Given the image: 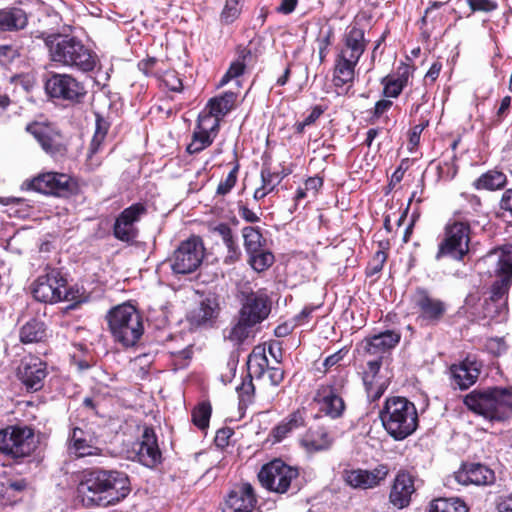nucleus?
Segmentation results:
<instances>
[{"label":"nucleus","mask_w":512,"mask_h":512,"mask_svg":"<svg viewBox=\"0 0 512 512\" xmlns=\"http://www.w3.org/2000/svg\"><path fill=\"white\" fill-rule=\"evenodd\" d=\"M47 375V364L38 357H25L18 367V377L29 391L40 390Z\"/></svg>","instance_id":"obj_17"},{"label":"nucleus","mask_w":512,"mask_h":512,"mask_svg":"<svg viewBox=\"0 0 512 512\" xmlns=\"http://www.w3.org/2000/svg\"><path fill=\"white\" fill-rule=\"evenodd\" d=\"M248 376L261 378L268 368V358L265 354V349L261 346H256L247 360Z\"/></svg>","instance_id":"obj_32"},{"label":"nucleus","mask_w":512,"mask_h":512,"mask_svg":"<svg viewBox=\"0 0 512 512\" xmlns=\"http://www.w3.org/2000/svg\"><path fill=\"white\" fill-rule=\"evenodd\" d=\"M470 225L467 222L452 221L444 229L443 239L438 244L435 260L450 258L455 261H464L470 248Z\"/></svg>","instance_id":"obj_6"},{"label":"nucleus","mask_w":512,"mask_h":512,"mask_svg":"<svg viewBox=\"0 0 512 512\" xmlns=\"http://www.w3.org/2000/svg\"><path fill=\"white\" fill-rule=\"evenodd\" d=\"M262 186L265 187L269 192H272L274 188L281 182L277 174H273L269 169L263 168L261 170Z\"/></svg>","instance_id":"obj_56"},{"label":"nucleus","mask_w":512,"mask_h":512,"mask_svg":"<svg viewBox=\"0 0 512 512\" xmlns=\"http://www.w3.org/2000/svg\"><path fill=\"white\" fill-rule=\"evenodd\" d=\"M96 127L93 136L106 139V135L109 129V123L99 114L96 113Z\"/></svg>","instance_id":"obj_61"},{"label":"nucleus","mask_w":512,"mask_h":512,"mask_svg":"<svg viewBox=\"0 0 512 512\" xmlns=\"http://www.w3.org/2000/svg\"><path fill=\"white\" fill-rule=\"evenodd\" d=\"M45 90L52 98L79 103L86 95L82 82L69 74H52L45 83Z\"/></svg>","instance_id":"obj_11"},{"label":"nucleus","mask_w":512,"mask_h":512,"mask_svg":"<svg viewBox=\"0 0 512 512\" xmlns=\"http://www.w3.org/2000/svg\"><path fill=\"white\" fill-rule=\"evenodd\" d=\"M301 446L307 452H320L330 449L334 443V437L323 428L310 429L300 440Z\"/></svg>","instance_id":"obj_26"},{"label":"nucleus","mask_w":512,"mask_h":512,"mask_svg":"<svg viewBox=\"0 0 512 512\" xmlns=\"http://www.w3.org/2000/svg\"><path fill=\"white\" fill-rule=\"evenodd\" d=\"M463 401L470 411L490 422H502L512 417V390L508 388L475 389Z\"/></svg>","instance_id":"obj_2"},{"label":"nucleus","mask_w":512,"mask_h":512,"mask_svg":"<svg viewBox=\"0 0 512 512\" xmlns=\"http://www.w3.org/2000/svg\"><path fill=\"white\" fill-rule=\"evenodd\" d=\"M114 236L123 242H132L137 236V229L135 226L127 222L121 216H118L114 224Z\"/></svg>","instance_id":"obj_42"},{"label":"nucleus","mask_w":512,"mask_h":512,"mask_svg":"<svg viewBox=\"0 0 512 512\" xmlns=\"http://www.w3.org/2000/svg\"><path fill=\"white\" fill-rule=\"evenodd\" d=\"M248 262L250 266L257 272L268 269L274 262V255L262 248L259 252L249 253Z\"/></svg>","instance_id":"obj_43"},{"label":"nucleus","mask_w":512,"mask_h":512,"mask_svg":"<svg viewBox=\"0 0 512 512\" xmlns=\"http://www.w3.org/2000/svg\"><path fill=\"white\" fill-rule=\"evenodd\" d=\"M304 426L303 414L298 410L284 418L272 431L277 442L282 441L288 434Z\"/></svg>","instance_id":"obj_30"},{"label":"nucleus","mask_w":512,"mask_h":512,"mask_svg":"<svg viewBox=\"0 0 512 512\" xmlns=\"http://www.w3.org/2000/svg\"><path fill=\"white\" fill-rule=\"evenodd\" d=\"M364 30L353 26L345 35V45L340 54H345L352 61H359L366 49Z\"/></svg>","instance_id":"obj_29"},{"label":"nucleus","mask_w":512,"mask_h":512,"mask_svg":"<svg viewBox=\"0 0 512 512\" xmlns=\"http://www.w3.org/2000/svg\"><path fill=\"white\" fill-rule=\"evenodd\" d=\"M220 120V117L211 114V111L206 108L199 114L195 128L203 131L204 133L217 136Z\"/></svg>","instance_id":"obj_40"},{"label":"nucleus","mask_w":512,"mask_h":512,"mask_svg":"<svg viewBox=\"0 0 512 512\" xmlns=\"http://www.w3.org/2000/svg\"><path fill=\"white\" fill-rule=\"evenodd\" d=\"M389 469L385 464H379L372 470L366 469H345L342 478L345 484L353 489H373L385 480Z\"/></svg>","instance_id":"obj_14"},{"label":"nucleus","mask_w":512,"mask_h":512,"mask_svg":"<svg viewBox=\"0 0 512 512\" xmlns=\"http://www.w3.org/2000/svg\"><path fill=\"white\" fill-rule=\"evenodd\" d=\"M109 331L115 342L123 347H133L144 332L142 318L134 306L121 304L111 308L107 315Z\"/></svg>","instance_id":"obj_5"},{"label":"nucleus","mask_w":512,"mask_h":512,"mask_svg":"<svg viewBox=\"0 0 512 512\" xmlns=\"http://www.w3.org/2000/svg\"><path fill=\"white\" fill-rule=\"evenodd\" d=\"M257 504L254 488L250 483L236 484L225 497L223 512H253Z\"/></svg>","instance_id":"obj_16"},{"label":"nucleus","mask_w":512,"mask_h":512,"mask_svg":"<svg viewBox=\"0 0 512 512\" xmlns=\"http://www.w3.org/2000/svg\"><path fill=\"white\" fill-rule=\"evenodd\" d=\"M244 69H245L244 61L237 60V61L233 62L230 65V67H229L228 71L226 72V74L221 79L220 84L224 85L227 82H229L231 79L236 78V77L242 75L243 72H244Z\"/></svg>","instance_id":"obj_54"},{"label":"nucleus","mask_w":512,"mask_h":512,"mask_svg":"<svg viewBox=\"0 0 512 512\" xmlns=\"http://www.w3.org/2000/svg\"><path fill=\"white\" fill-rule=\"evenodd\" d=\"M507 177L504 173L497 170H489L477 178L473 186L477 190H497L505 186Z\"/></svg>","instance_id":"obj_35"},{"label":"nucleus","mask_w":512,"mask_h":512,"mask_svg":"<svg viewBox=\"0 0 512 512\" xmlns=\"http://www.w3.org/2000/svg\"><path fill=\"white\" fill-rule=\"evenodd\" d=\"M224 298L213 291L203 294L198 303L186 314V320L191 328H213L224 308Z\"/></svg>","instance_id":"obj_8"},{"label":"nucleus","mask_w":512,"mask_h":512,"mask_svg":"<svg viewBox=\"0 0 512 512\" xmlns=\"http://www.w3.org/2000/svg\"><path fill=\"white\" fill-rule=\"evenodd\" d=\"M9 489V498L12 499L16 496L17 493L24 491L28 483L25 479H12L8 478V482H6Z\"/></svg>","instance_id":"obj_59"},{"label":"nucleus","mask_w":512,"mask_h":512,"mask_svg":"<svg viewBox=\"0 0 512 512\" xmlns=\"http://www.w3.org/2000/svg\"><path fill=\"white\" fill-rule=\"evenodd\" d=\"M451 374L455 385L464 390L476 382L480 370L476 362L466 359L459 365H452Z\"/></svg>","instance_id":"obj_27"},{"label":"nucleus","mask_w":512,"mask_h":512,"mask_svg":"<svg viewBox=\"0 0 512 512\" xmlns=\"http://www.w3.org/2000/svg\"><path fill=\"white\" fill-rule=\"evenodd\" d=\"M314 400L319 404L320 411L332 419L340 418L344 414L345 402L340 395V389L334 385H321Z\"/></svg>","instance_id":"obj_21"},{"label":"nucleus","mask_w":512,"mask_h":512,"mask_svg":"<svg viewBox=\"0 0 512 512\" xmlns=\"http://www.w3.org/2000/svg\"><path fill=\"white\" fill-rule=\"evenodd\" d=\"M271 312V301L263 291L250 292L245 295L239 315L252 324H259L265 320Z\"/></svg>","instance_id":"obj_19"},{"label":"nucleus","mask_w":512,"mask_h":512,"mask_svg":"<svg viewBox=\"0 0 512 512\" xmlns=\"http://www.w3.org/2000/svg\"><path fill=\"white\" fill-rule=\"evenodd\" d=\"M96 436L87 425L73 427L69 434V450L78 457L97 455Z\"/></svg>","instance_id":"obj_23"},{"label":"nucleus","mask_w":512,"mask_h":512,"mask_svg":"<svg viewBox=\"0 0 512 512\" xmlns=\"http://www.w3.org/2000/svg\"><path fill=\"white\" fill-rule=\"evenodd\" d=\"M164 82L166 86L174 92H180L183 88V84L180 78L174 73L170 72L165 75Z\"/></svg>","instance_id":"obj_63"},{"label":"nucleus","mask_w":512,"mask_h":512,"mask_svg":"<svg viewBox=\"0 0 512 512\" xmlns=\"http://www.w3.org/2000/svg\"><path fill=\"white\" fill-rule=\"evenodd\" d=\"M27 131L34 136L47 154L56 157L63 156L66 153L62 134L53 128L35 123L27 126Z\"/></svg>","instance_id":"obj_20"},{"label":"nucleus","mask_w":512,"mask_h":512,"mask_svg":"<svg viewBox=\"0 0 512 512\" xmlns=\"http://www.w3.org/2000/svg\"><path fill=\"white\" fill-rule=\"evenodd\" d=\"M204 252L201 238L192 236L179 244L167 262L174 274H190L200 267Z\"/></svg>","instance_id":"obj_7"},{"label":"nucleus","mask_w":512,"mask_h":512,"mask_svg":"<svg viewBox=\"0 0 512 512\" xmlns=\"http://www.w3.org/2000/svg\"><path fill=\"white\" fill-rule=\"evenodd\" d=\"M130 480L124 472L93 469L83 473L78 491L88 506L113 505L128 496Z\"/></svg>","instance_id":"obj_1"},{"label":"nucleus","mask_w":512,"mask_h":512,"mask_svg":"<svg viewBox=\"0 0 512 512\" xmlns=\"http://www.w3.org/2000/svg\"><path fill=\"white\" fill-rule=\"evenodd\" d=\"M409 78V67L403 66L398 69L397 77H385L382 80L384 84L383 93L386 97H397L406 86Z\"/></svg>","instance_id":"obj_33"},{"label":"nucleus","mask_w":512,"mask_h":512,"mask_svg":"<svg viewBox=\"0 0 512 512\" xmlns=\"http://www.w3.org/2000/svg\"><path fill=\"white\" fill-rule=\"evenodd\" d=\"M380 419L386 432L397 441L413 434L419 423L415 404L400 396L386 399Z\"/></svg>","instance_id":"obj_4"},{"label":"nucleus","mask_w":512,"mask_h":512,"mask_svg":"<svg viewBox=\"0 0 512 512\" xmlns=\"http://www.w3.org/2000/svg\"><path fill=\"white\" fill-rule=\"evenodd\" d=\"M415 492L413 477L406 472L397 474L392 485L389 500L393 506L398 509L407 507L411 501V496Z\"/></svg>","instance_id":"obj_24"},{"label":"nucleus","mask_w":512,"mask_h":512,"mask_svg":"<svg viewBox=\"0 0 512 512\" xmlns=\"http://www.w3.org/2000/svg\"><path fill=\"white\" fill-rule=\"evenodd\" d=\"M469 508L460 498H439L432 501L430 512H468Z\"/></svg>","instance_id":"obj_38"},{"label":"nucleus","mask_w":512,"mask_h":512,"mask_svg":"<svg viewBox=\"0 0 512 512\" xmlns=\"http://www.w3.org/2000/svg\"><path fill=\"white\" fill-rule=\"evenodd\" d=\"M495 271L501 278H507L509 279V282L511 281L512 246L508 250H502L501 254L499 255Z\"/></svg>","instance_id":"obj_44"},{"label":"nucleus","mask_w":512,"mask_h":512,"mask_svg":"<svg viewBox=\"0 0 512 512\" xmlns=\"http://www.w3.org/2000/svg\"><path fill=\"white\" fill-rule=\"evenodd\" d=\"M146 213L147 209L144 204L135 203L130 207L124 209L119 216H121L123 219H125L127 222L134 226L135 223L138 222L141 219V217Z\"/></svg>","instance_id":"obj_49"},{"label":"nucleus","mask_w":512,"mask_h":512,"mask_svg":"<svg viewBox=\"0 0 512 512\" xmlns=\"http://www.w3.org/2000/svg\"><path fill=\"white\" fill-rule=\"evenodd\" d=\"M500 207L512 215V189H507L503 193L500 201Z\"/></svg>","instance_id":"obj_64"},{"label":"nucleus","mask_w":512,"mask_h":512,"mask_svg":"<svg viewBox=\"0 0 512 512\" xmlns=\"http://www.w3.org/2000/svg\"><path fill=\"white\" fill-rule=\"evenodd\" d=\"M414 308L418 317L428 324H437L444 317L447 305L442 300L432 297L424 288H417L412 295Z\"/></svg>","instance_id":"obj_13"},{"label":"nucleus","mask_w":512,"mask_h":512,"mask_svg":"<svg viewBox=\"0 0 512 512\" xmlns=\"http://www.w3.org/2000/svg\"><path fill=\"white\" fill-rule=\"evenodd\" d=\"M509 284H510V282H509V279H507V278H501L500 280H497L492 286L491 300L492 301L502 300L504 295L507 293Z\"/></svg>","instance_id":"obj_55"},{"label":"nucleus","mask_w":512,"mask_h":512,"mask_svg":"<svg viewBox=\"0 0 512 512\" xmlns=\"http://www.w3.org/2000/svg\"><path fill=\"white\" fill-rule=\"evenodd\" d=\"M36 448L34 432L29 427L9 426L0 430V452L12 458L29 456Z\"/></svg>","instance_id":"obj_10"},{"label":"nucleus","mask_w":512,"mask_h":512,"mask_svg":"<svg viewBox=\"0 0 512 512\" xmlns=\"http://www.w3.org/2000/svg\"><path fill=\"white\" fill-rule=\"evenodd\" d=\"M242 237L247 254L259 252L264 248L265 239L258 228L252 226L244 227L242 229Z\"/></svg>","instance_id":"obj_37"},{"label":"nucleus","mask_w":512,"mask_h":512,"mask_svg":"<svg viewBox=\"0 0 512 512\" xmlns=\"http://www.w3.org/2000/svg\"><path fill=\"white\" fill-rule=\"evenodd\" d=\"M22 47L17 42L0 45V64L9 65L21 56Z\"/></svg>","instance_id":"obj_47"},{"label":"nucleus","mask_w":512,"mask_h":512,"mask_svg":"<svg viewBox=\"0 0 512 512\" xmlns=\"http://www.w3.org/2000/svg\"><path fill=\"white\" fill-rule=\"evenodd\" d=\"M135 458L148 468H155L162 463V452L153 428L145 427L138 442L134 445Z\"/></svg>","instance_id":"obj_15"},{"label":"nucleus","mask_w":512,"mask_h":512,"mask_svg":"<svg viewBox=\"0 0 512 512\" xmlns=\"http://www.w3.org/2000/svg\"><path fill=\"white\" fill-rule=\"evenodd\" d=\"M236 99L237 94L228 91L219 97L210 99L206 108L211 111V114L222 118L233 109Z\"/></svg>","instance_id":"obj_36"},{"label":"nucleus","mask_w":512,"mask_h":512,"mask_svg":"<svg viewBox=\"0 0 512 512\" xmlns=\"http://www.w3.org/2000/svg\"><path fill=\"white\" fill-rule=\"evenodd\" d=\"M215 137L216 136L212 134L204 133L203 131L195 128L192 140L188 144L186 150L189 154L199 153L209 147L213 143Z\"/></svg>","instance_id":"obj_41"},{"label":"nucleus","mask_w":512,"mask_h":512,"mask_svg":"<svg viewBox=\"0 0 512 512\" xmlns=\"http://www.w3.org/2000/svg\"><path fill=\"white\" fill-rule=\"evenodd\" d=\"M53 62L62 66L90 72L96 66L97 56L81 40L68 35H55L46 40Z\"/></svg>","instance_id":"obj_3"},{"label":"nucleus","mask_w":512,"mask_h":512,"mask_svg":"<svg viewBox=\"0 0 512 512\" xmlns=\"http://www.w3.org/2000/svg\"><path fill=\"white\" fill-rule=\"evenodd\" d=\"M223 243L227 249V254L223 259L224 264L233 265L236 262H238L241 258L242 253L235 237L233 236L232 238L224 241Z\"/></svg>","instance_id":"obj_50"},{"label":"nucleus","mask_w":512,"mask_h":512,"mask_svg":"<svg viewBox=\"0 0 512 512\" xmlns=\"http://www.w3.org/2000/svg\"><path fill=\"white\" fill-rule=\"evenodd\" d=\"M28 24L27 13L19 7L0 9V32H15Z\"/></svg>","instance_id":"obj_28"},{"label":"nucleus","mask_w":512,"mask_h":512,"mask_svg":"<svg viewBox=\"0 0 512 512\" xmlns=\"http://www.w3.org/2000/svg\"><path fill=\"white\" fill-rule=\"evenodd\" d=\"M358 61H352L345 54H339L334 74V83L336 86H343L352 82L354 78V69Z\"/></svg>","instance_id":"obj_31"},{"label":"nucleus","mask_w":512,"mask_h":512,"mask_svg":"<svg viewBox=\"0 0 512 512\" xmlns=\"http://www.w3.org/2000/svg\"><path fill=\"white\" fill-rule=\"evenodd\" d=\"M467 4L473 12L489 13L498 8V3L494 0H467Z\"/></svg>","instance_id":"obj_52"},{"label":"nucleus","mask_w":512,"mask_h":512,"mask_svg":"<svg viewBox=\"0 0 512 512\" xmlns=\"http://www.w3.org/2000/svg\"><path fill=\"white\" fill-rule=\"evenodd\" d=\"M241 10V0H226L220 15L221 22L224 24L233 23L239 17Z\"/></svg>","instance_id":"obj_45"},{"label":"nucleus","mask_w":512,"mask_h":512,"mask_svg":"<svg viewBox=\"0 0 512 512\" xmlns=\"http://www.w3.org/2000/svg\"><path fill=\"white\" fill-rule=\"evenodd\" d=\"M233 434V430L229 427L219 429L215 436V445L220 448L226 447L229 443V439Z\"/></svg>","instance_id":"obj_60"},{"label":"nucleus","mask_w":512,"mask_h":512,"mask_svg":"<svg viewBox=\"0 0 512 512\" xmlns=\"http://www.w3.org/2000/svg\"><path fill=\"white\" fill-rule=\"evenodd\" d=\"M30 186L42 194L55 196H67L73 190V182L68 175L54 172L39 175L31 181Z\"/></svg>","instance_id":"obj_18"},{"label":"nucleus","mask_w":512,"mask_h":512,"mask_svg":"<svg viewBox=\"0 0 512 512\" xmlns=\"http://www.w3.org/2000/svg\"><path fill=\"white\" fill-rule=\"evenodd\" d=\"M34 298L44 303H57L67 299L66 280L57 270L39 276L32 289Z\"/></svg>","instance_id":"obj_12"},{"label":"nucleus","mask_w":512,"mask_h":512,"mask_svg":"<svg viewBox=\"0 0 512 512\" xmlns=\"http://www.w3.org/2000/svg\"><path fill=\"white\" fill-rule=\"evenodd\" d=\"M455 480L461 485H490L495 481L494 471L480 463L463 464L455 472Z\"/></svg>","instance_id":"obj_22"},{"label":"nucleus","mask_w":512,"mask_h":512,"mask_svg":"<svg viewBox=\"0 0 512 512\" xmlns=\"http://www.w3.org/2000/svg\"><path fill=\"white\" fill-rule=\"evenodd\" d=\"M252 379V377H249L247 375L246 378L243 379L241 385L237 387L240 407H246L248 404L252 402V398L254 396L255 391Z\"/></svg>","instance_id":"obj_48"},{"label":"nucleus","mask_w":512,"mask_h":512,"mask_svg":"<svg viewBox=\"0 0 512 512\" xmlns=\"http://www.w3.org/2000/svg\"><path fill=\"white\" fill-rule=\"evenodd\" d=\"M387 259V255L384 251H377L373 257V260L370 264L371 273L376 274L380 272L383 268V265Z\"/></svg>","instance_id":"obj_62"},{"label":"nucleus","mask_w":512,"mask_h":512,"mask_svg":"<svg viewBox=\"0 0 512 512\" xmlns=\"http://www.w3.org/2000/svg\"><path fill=\"white\" fill-rule=\"evenodd\" d=\"M19 337L22 343L40 342L46 337L45 324L37 319H31L20 329Z\"/></svg>","instance_id":"obj_34"},{"label":"nucleus","mask_w":512,"mask_h":512,"mask_svg":"<svg viewBox=\"0 0 512 512\" xmlns=\"http://www.w3.org/2000/svg\"><path fill=\"white\" fill-rule=\"evenodd\" d=\"M254 326L255 324L239 315L238 321L229 330L226 338L236 344H241L250 336Z\"/></svg>","instance_id":"obj_39"},{"label":"nucleus","mask_w":512,"mask_h":512,"mask_svg":"<svg viewBox=\"0 0 512 512\" xmlns=\"http://www.w3.org/2000/svg\"><path fill=\"white\" fill-rule=\"evenodd\" d=\"M363 380L366 386V392L368 397L372 401L378 400L383 395L385 387L382 384H374L372 380H368V376H364Z\"/></svg>","instance_id":"obj_57"},{"label":"nucleus","mask_w":512,"mask_h":512,"mask_svg":"<svg viewBox=\"0 0 512 512\" xmlns=\"http://www.w3.org/2000/svg\"><path fill=\"white\" fill-rule=\"evenodd\" d=\"M211 406L209 403H201L192 411V422L199 429H205L209 425Z\"/></svg>","instance_id":"obj_46"},{"label":"nucleus","mask_w":512,"mask_h":512,"mask_svg":"<svg viewBox=\"0 0 512 512\" xmlns=\"http://www.w3.org/2000/svg\"><path fill=\"white\" fill-rule=\"evenodd\" d=\"M486 349L493 355H501L507 350L506 343L503 338H490L486 342Z\"/></svg>","instance_id":"obj_58"},{"label":"nucleus","mask_w":512,"mask_h":512,"mask_svg":"<svg viewBox=\"0 0 512 512\" xmlns=\"http://www.w3.org/2000/svg\"><path fill=\"white\" fill-rule=\"evenodd\" d=\"M400 334L387 330L385 332L366 338L363 341V347L366 353L370 355H381L394 348L400 341Z\"/></svg>","instance_id":"obj_25"},{"label":"nucleus","mask_w":512,"mask_h":512,"mask_svg":"<svg viewBox=\"0 0 512 512\" xmlns=\"http://www.w3.org/2000/svg\"><path fill=\"white\" fill-rule=\"evenodd\" d=\"M104 141L105 139L93 136L87 153V161L90 166L96 167L100 164V160L96 158V155L102 151Z\"/></svg>","instance_id":"obj_51"},{"label":"nucleus","mask_w":512,"mask_h":512,"mask_svg":"<svg viewBox=\"0 0 512 512\" xmlns=\"http://www.w3.org/2000/svg\"><path fill=\"white\" fill-rule=\"evenodd\" d=\"M298 475L296 468L285 464L280 459H275L261 468L258 479L263 487L282 494L290 488L298 490V486L294 484Z\"/></svg>","instance_id":"obj_9"},{"label":"nucleus","mask_w":512,"mask_h":512,"mask_svg":"<svg viewBox=\"0 0 512 512\" xmlns=\"http://www.w3.org/2000/svg\"><path fill=\"white\" fill-rule=\"evenodd\" d=\"M238 165H236L226 176L225 180L221 181L217 187V194L226 195L235 186L237 181Z\"/></svg>","instance_id":"obj_53"}]
</instances>
